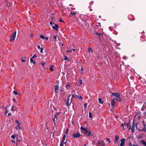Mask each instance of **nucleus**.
<instances>
[{
  "instance_id": "1",
  "label": "nucleus",
  "mask_w": 146,
  "mask_h": 146,
  "mask_svg": "<svg viewBox=\"0 0 146 146\" xmlns=\"http://www.w3.org/2000/svg\"><path fill=\"white\" fill-rule=\"evenodd\" d=\"M112 94V96H115L116 98L115 97L114 99H115L116 100L118 101H121L123 99V96L122 95L120 94H117V93H113L111 92Z\"/></svg>"
},
{
  "instance_id": "2",
  "label": "nucleus",
  "mask_w": 146,
  "mask_h": 146,
  "mask_svg": "<svg viewBox=\"0 0 146 146\" xmlns=\"http://www.w3.org/2000/svg\"><path fill=\"white\" fill-rule=\"evenodd\" d=\"M81 135L79 132H77L74 133L72 136L74 138H78L80 137Z\"/></svg>"
},
{
  "instance_id": "3",
  "label": "nucleus",
  "mask_w": 146,
  "mask_h": 146,
  "mask_svg": "<svg viewBox=\"0 0 146 146\" xmlns=\"http://www.w3.org/2000/svg\"><path fill=\"white\" fill-rule=\"evenodd\" d=\"M16 31H15L14 32L13 34L11 36V38L10 39V41H12L15 39L16 37Z\"/></svg>"
},
{
  "instance_id": "4",
  "label": "nucleus",
  "mask_w": 146,
  "mask_h": 146,
  "mask_svg": "<svg viewBox=\"0 0 146 146\" xmlns=\"http://www.w3.org/2000/svg\"><path fill=\"white\" fill-rule=\"evenodd\" d=\"M135 127H136V128H137V124H135L134 123V122H133V125L132 126L131 128V130L133 133L134 131L135 128Z\"/></svg>"
},
{
  "instance_id": "5",
  "label": "nucleus",
  "mask_w": 146,
  "mask_h": 146,
  "mask_svg": "<svg viewBox=\"0 0 146 146\" xmlns=\"http://www.w3.org/2000/svg\"><path fill=\"white\" fill-rule=\"evenodd\" d=\"M125 139H122L121 140V143L120 144V146H123L125 144Z\"/></svg>"
},
{
  "instance_id": "6",
  "label": "nucleus",
  "mask_w": 146,
  "mask_h": 146,
  "mask_svg": "<svg viewBox=\"0 0 146 146\" xmlns=\"http://www.w3.org/2000/svg\"><path fill=\"white\" fill-rule=\"evenodd\" d=\"M71 103V102L70 101V99H69V97H68L67 99V101H66V106H70V104Z\"/></svg>"
},
{
  "instance_id": "7",
  "label": "nucleus",
  "mask_w": 146,
  "mask_h": 146,
  "mask_svg": "<svg viewBox=\"0 0 146 146\" xmlns=\"http://www.w3.org/2000/svg\"><path fill=\"white\" fill-rule=\"evenodd\" d=\"M129 125V123H124L122 124L121 125V126L122 127L123 126H125V127H126V129L128 127V126Z\"/></svg>"
},
{
  "instance_id": "8",
  "label": "nucleus",
  "mask_w": 146,
  "mask_h": 146,
  "mask_svg": "<svg viewBox=\"0 0 146 146\" xmlns=\"http://www.w3.org/2000/svg\"><path fill=\"white\" fill-rule=\"evenodd\" d=\"M119 137L117 135H116L115 138V141L114 142L115 143H117L119 139Z\"/></svg>"
},
{
  "instance_id": "9",
  "label": "nucleus",
  "mask_w": 146,
  "mask_h": 146,
  "mask_svg": "<svg viewBox=\"0 0 146 146\" xmlns=\"http://www.w3.org/2000/svg\"><path fill=\"white\" fill-rule=\"evenodd\" d=\"M59 90V87L58 85H56L55 87L54 92L55 93H57V91Z\"/></svg>"
},
{
  "instance_id": "10",
  "label": "nucleus",
  "mask_w": 146,
  "mask_h": 146,
  "mask_svg": "<svg viewBox=\"0 0 146 146\" xmlns=\"http://www.w3.org/2000/svg\"><path fill=\"white\" fill-rule=\"evenodd\" d=\"M58 28V26L57 24H55V26H52V28L54 29H55L57 30Z\"/></svg>"
},
{
  "instance_id": "11",
  "label": "nucleus",
  "mask_w": 146,
  "mask_h": 146,
  "mask_svg": "<svg viewBox=\"0 0 146 146\" xmlns=\"http://www.w3.org/2000/svg\"><path fill=\"white\" fill-rule=\"evenodd\" d=\"M115 100L114 99H113L112 100L111 102V105L112 108H113L114 107V105L115 103Z\"/></svg>"
},
{
  "instance_id": "12",
  "label": "nucleus",
  "mask_w": 146,
  "mask_h": 146,
  "mask_svg": "<svg viewBox=\"0 0 146 146\" xmlns=\"http://www.w3.org/2000/svg\"><path fill=\"white\" fill-rule=\"evenodd\" d=\"M70 84L69 82H68L67 85L66 86V88L67 90L69 89Z\"/></svg>"
},
{
  "instance_id": "13",
  "label": "nucleus",
  "mask_w": 146,
  "mask_h": 146,
  "mask_svg": "<svg viewBox=\"0 0 146 146\" xmlns=\"http://www.w3.org/2000/svg\"><path fill=\"white\" fill-rule=\"evenodd\" d=\"M65 139H66V135H63V137L62 138V140L61 141V142H62V143H65V142H64V141L65 140Z\"/></svg>"
},
{
  "instance_id": "14",
  "label": "nucleus",
  "mask_w": 146,
  "mask_h": 146,
  "mask_svg": "<svg viewBox=\"0 0 146 146\" xmlns=\"http://www.w3.org/2000/svg\"><path fill=\"white\" fill-rule=\"evenodd\" d=\"M103 141H101L100 140H99L98 142V146H101L102 145V143Z\"/></svg>"
},
{
  "instance_id": "15",
  "label": "nucleus",
  "mask_w": 146,
  "mask_h": 146,
  "mask_svg": "<svg viewBox=\"0 0 146 146\" xmlns=\"http://www.w3.org/2000/svg\"><path fill=\"white\" fill-rule=\"evenodd\" d=\"M98 100H99V103L100 104H103V103H104V101H102V100L101 98H99L98 99Z\"/></svg>"
},
{
  "instance_id": "16",
  "label": "nucleus",
  "mask_w": 146,
  "mask_h": 146,
  "mask_svg": "<svg viewBox=\"0 0 146 146\" xmlns=\"http://www.w3.org/2000/svg\"><path fill=\"white\" fill-rule=\"evenodd\" d=\"M141 143H142L143 144V145H144L145 146H146V143L145 141L144 140H142L141 141Z\"/></svg>"
},
{
  "instance_id": "17",
  "label": "nucleus",
  "mask_w": 146,
  "mask_h": 146,
  "mask_svg": "<svg viewBox=\"0 0 146 146\" xmlns=\"http://www.w3.org/2000/svg\"><path fill=\"white\" fill-rule=\"evenodd\" d=\"M30 61L31 63H33V64H35L36 63L35 61H34L33 60V59L32 58H31L30 59Z\"/></svg>"
},
{
  "instance_id": "18",
  "label": "nucleus",
  "mask_w": 146,
  "mask_h": 146,
  "mask_svg": "<svg viewBox=\"0 0 146 146\" xmlns=\"http://www.w3.org/2000/svg\"><path fill=\"white\" fill-rule=\"evenodd\" d=\"M56 119H57V117H56V115H54V118L53 119V121L54 122V124L55 123V121H56Z\"/></svg>"
},
{
  "instance_id": "19",
  "label": "nucleus",
  "mask_w": 146,
  "mask_h": 146,
  "mask_svg": "<svg viewBox=\"0 0 146 146\" xmlns=\"http://www.w3.org/2000/svg\"><path fill=\"white\" fill-rule=\"evenodd\" d=\"M53 66H54L53 65L50 66V70L51 71H53V68H52Z\"/></svg>"
},
{
  "instance_id": "20",
  "label": "nucleus",
  "mask_w": 146,
  "mask_h": 146,
  "mask_svg": "<svg viewBox=\"0 0 146 146\" xmlns=\"http://www.w3.org/2000/svg\"><path fill=\"white\" fill-rule=\"evenodd\" d=\"M72 98H78V96L77 95H73L72 94Z\"/></svg>"
},
{
  "instance_id": "21",
  "label": "nucleus",
  "mask_w": 146,
  "mask_h": 146,
  "mask_svg": "<svg viewBox=\"0 0 146 146\" xmlns=\"http://www.w3.org/2000/svg\"><path fill=\"white\" fill-rule=\"evenodd\" d=\"M40 38L42 39H44L45 37L44 36L42 35H41L40 36Z\"/></svg>"
},
{
  "instance_id": "22",
  "label": "nucleus",
  "mask_w": 146,
  "mask_h": 146,
  "mask_svg": "<svg viewBox=\"0 0 146 146\" xmlns=\"http://www.w3.org/2000/svg\"><path fill=\"white\" fill-rule=\"evenodd\" d=\"M143 109H146V103H145L143 106Z\"/></svg>"
},
{
  "instance_id": "23",
  "label": "nucleus",
  "mask_w": 146,
  "mask_h": 146,
  "mask_svg": "<svg viewBox=\"0 0 146 146\" xmlns=\"http://www.w3.org/2000/svg\"><path fill=\"white\" fill-rule=\"evenodd\" d=\"M15 129H16L17 130H18V129H21V128L20 127V126L18 125L17 127H15Z\"/></svg>"
},
{
  "instance_id": "24",
  "label": "nucleus",
  "mask_w": 146,
  "mask_h": 146,
  "mask_svg": "<svg viewBox=\"0 0 146 146\" xmlns=\"http://www.w3.org/2000/svg\"><path fill=\"white\" fill-rule=\"evenodd\" d=\"M66 142H65V143H62L61 142L60 143V146H63V145L66 143Z\"/></svg>"
},
{
  "instance_id": "25",
  "label": "nucleus",
  "mask_w": 146,
  "mask_h": 146,
  "mask_svg": "<svg viewBox=\"0 0 146 146\" xmlns=\"http://www.w3.org/2000/svg\"><path fill=\"white\" fill-rule=\"evenodd\" d=\"M88 133L89 135L92 136L93 135V134L92 133V132L90 131H89Z\"/></svg>"
},
{
  "instance_id": "26",
  "label": "nucleus",
  "mask_w": 146,
  "mask_h": 146,
  "mask_svg": "<svg viewBox=\"0 0 146 146\" xmlns=\"http://www.w3.org/2000/svg\"><path fill=\"white\" fill-rule=\"evenodd\" d=\"M40 52L41 53H43V50H44L43 48L42 47H41L40 48Z\"/></svg>"
},
{
  "instance_id": "27",
  "label": "nucleus",
  "mask_w": 146,
  "mask_h": 146,
  "mask_svg": "<svg viewBox=\"0 0 146 146\" xmlns=\"http://www.w3.org/2000/svg\"><path fill=\"white\" fill-rule=\"evenodd\" d=\"M13 93H14L15 95H17L18 94H19V95L20 94L19 93H18L17 92L15 91H13Z\"/></svg>"
},
{
  "instance_id": "28",
  "label": "nucleus",
  "mask_w": 146,
  "mask_h": 146,
  "mask_svg": "<svg viewBox=\"0 0 146 146\" xmlns=\"http://www.w3.org/2000/svg\"><path fill=\"white\" fill-rule=\"evenodd\" d=\"M92 113L90 112H89V117L90 118H91L92 117Z\"/></svg>"
},
{
  "instance_id": "29",
  "label": "nucleus",
  "mask_w": 146,
  "mask_h": 146,
  "mask_svg": "<svg viewBox=\"0 0 146 146\" xmlns=\"http://www.w3.org/2000/svg\"><path fill=\"white\" fill-rule=\"evenodd\" d=\"M16 137V135H14L11 136V138L13 139H15Z\"/></svg>"
},
{
  "instance_id": "30",
  "label": "nucleus",
  "mask_w": 146,
  "mask_h": 146,
  "mask_svg": "<svg viewBox=\"0 0 146 146\" xmlns=\"http://www.w3.org/2000/svg\"><path fill=\"white\" fill-rule=\"evenodd\" d=\"M80 129L81 130L84 131L85 129H86V128H84L83 127H81L80 128Z\"/></svg>"
},
{
  "instance_id": "31",
  "label": "nucleus",
  "mask_w": 146,
  "mask_h": 146,
  "mask_svg": "<svg viewBox=\"0 0 146 146\" xmlns=\"http://www.w3.org/2000/svg\"><path fill=\"white\" fill-rule=\"evenodd\" d=\"M122 127L123 130H125L126 129V127H125V126H123Z\"/></svg>"
},
{
  "instance_id": "32",
  "label": "nucleus",
  "mask_w": 146,
  "mask_h": 146,
  "mask_svg": "<svg viewBox=\"0 0 146 146\" xmlns=\"http://www.w3.org/2000/svg\"><path fill=\"white\" fill-rule=\"evenodd\" d=\"M36 57H37L36 55L35 54H34L32 58L33 59V58H36Z\"/></svg>"
},
{
  "instance_id": "33",
  "label": "nucleus",
  "mask_w": 146,
  "mask_h": 146,
  "mask_svg": "<svg viewBox=\"0 0 146 146\" xmlns=\"http://www.w3.org/2000/svg\"><path fill=\"white\" fill-rule=\"evenodd\" d=\"M60 113V112H57L56 114L54 115H56V116L57 115H59Z\"/></svg>"
},
{
  "instance_id": "34",
  "label": "nucleus",
  "mask_w": 146,
  "mask_h": 146,
  "mask_svg": "<svg viewBox=\"0 0 146 146\" xmlns=\"http://www.w3.org/2000/svg\"><path fill=\"white\" fill-rule=\"evenodd\" d=\"M78 98L79 100H82V97L81 96H78Z\"/></svg>"
},
{
  "instance_id": "35",
  "label": "nucleus",
  "mask_w": 146,
  "mask_h": 146,
  "mask_svg": "<svg viewBox=\"0 0 146 146\" xmlns=\"http://www.w3.org/2000/svg\"><path fill=\"white\" fill-rule=\"evenodd\" d=\"M106 139L108 141V143H110V141L109 139L108 138H106Z\"/></svg>"
},
{
  "instance_id": "36",
  "label": "nucleus",
  "mask_w": 146,
  "mask_h": 146,
  "mask_svg": "<svg viewBox=\"0 0 146 146\" xmlns=\"http://www.w3.org/2000/svg\"><path fill=\"white\" fill-rule=\"evenodd\" d=\"M15 121L17 122V123L18 125L20 126V123L19 121H17L16 120Z\"/></svg>"
},
{
  "instance_id": "37",
  "label": "nucleus",
  "mask_w": 146,
  "mask_h": 146,
  "mask_svg": "<svg viewBox=\"0 0 146 146\" xmlns=\"http://www.w3.org/2000/svg\"><path fill=\"white\" fill-rule=\"evenodd\" d=\"M141 131H144L145 132L146 131V129L145 127L144 128H143L142 130H141Z\"/></svg>"
},
{
  "instance_id": "38",
  "label": "nucleus",
  "mask_w": 146,
  "mask_h": 146,
  "mask_svg": "<svg viewBox=\"0 0 146 146\" xmlns=\"http://www.w3.org/2000/svg\"><path fill=\"white\" fill-rule=\"evenodd\" d=\"M57 38V36L56 35H54L53 36V39L54 40H56Z\"/></svg>"
},
{
  "instance_id": "39",
  "label": "nucleus",
  "mask_w": 146,
  "mask_h": 146,
  "mask_svg": "<svg viewBox=\"0 0 146 146\" xmlns=\"http://www.w3.org/2000/svg\"><path fill=\"white\" fill-rule=\"evenodd\" d=\"M71 14L72 15H75L76 14V13L74 12H71Z\"/></svg>"
},
{
  "instance_id": "40",
  "label": "nucleus",
  "mask_w": 146,
  "mask_h": 146,
  "mask_svg": "<svg viewBox=\"0 0 146 146\" xmlns=\"http://www.w3.org/2000/svg\"><path fill=\"white\" fill-rule=\"evenodd\" d=\"M86 133H88V131L87 130L86 128V129H85L84 131Z\"/></svg>"
},
{
  "instance_id": "41",
  "label": "nucleus",
  "mask_w": 146,
  "mask_h": 146,
  "mask_svg": "<svg viewBox=\"0 0 146 146\" xmlns=\"http://www.w3.org/2000/svg\"><path fill=\"white\" fill-rule=\"evenodd\" d=\"M64 60H68V58L67 57L65 56L64 58Z\"/></svg>"
},
{
  "instance_id": "42",
  "label": "nucleus",
  "mask_w": 146,
  "mask_h": 146,
  "mask_svg": "<svg viewBox=\"0 0 146 146\" xmlns=\"http://www.w3.org/2000/svg\"><path fill=\"white\" fill-rule=\"evenodd\" d=\"M80 85H81L82 84V80H80Z\"/></svg>"
},
{
  "instance_id": "43",
  "label": "nucleus",
  "mask_w": 146,
  "mask_h": 146,
  "mask_svg": "<svg viewBox=\"0 0 146 146\" xmlns=\"http://www.w3.org/2000/svg\"><path fill=\"white\" fill-rule=\"evenodd\" d=\"M40 64H41V65L42 66H44V65L45 64V63L44 62L42 63H41Z\"/></svg>"
},
{
  "instance_id": "44",
  "label": "nucleus",
  "mask_w": 146,
  "mask_h": 146,
  "mask_svg": "<svg viewBox=\"0 0 146 146\" xmlns=\"http://www.w3.org/2000/svg\"><path fill=\"white\" fill-rule=\"evenodd\" d=\"M87 105L88 104L87 103H85L84 104V106L85 108L87 106Z\"/></svg>"
},
{
  "instance_id": "45",
  "label": "nucleus",
  "mask_w": 146,
  "mask_h": 146,
  "mask_svg": "<svg viewBox=\"0 0 146 146\" xmlns=\"http://www.w3.org/2000/svg\"><path fill=\"white\" fill-rule=\"evenodd\" d=\"M89 50L90 51V52L91 51V52H92V48H89Z\"/></svg>"
},
{
  "instance_id": "46",
  "label": "nucleus",
  "mask_w": 146,
  "mask_h": 146,
  "mask_svg": "<svg viewBox=\"0 0 146 146\" xmlns=\"http://www.w3.org/2000/svg\"><path fill=\"white\" fill-rule=\"evenodd\" d=\"M132 16L131 15H129V17H128V18L129 19H130V20H133V19H132L131 18H130V17H132Z\"/></svg>"
},
{
  "instance_id": "47",
  "label": "nucleus",
  "mask_w": 146,
  "mask_h": 146,
  "mask_svg": "<svg viewBox=\"0 0 146 146\" xmlns=\"http://www.w3.org/2000/svg\"><path fill=\"white\" fill-rule=\"evenodd\" d=\"M5 109H6V111L5 112V113H7V109L6 108V107L5 108Z\"/></svg>"
},
{
  "instance_id": "48",
  "label": "nucleus",
  "mask_w": 146,
  "mask_h": 146,
  "mask_svg": "<svg viewBox=\"0 0 146 146\" xmlns=\"http://www.w3.org/2000/svg\"><path fill=\"white\" fill-rule=\"evenodd\" d=\"M48 37H45V40H47L48 39Z\"/></svg>"
},
{
  "instance_id": "49",
  "label": "nucleus",
  "mask_w": 146,
  "mask_h": 146,
  "mask_svg": "<svg viewBox=\"0 0 146 146\" xmlns=\"http://www.w3.org/2000/svg\"><path fill=\"white\" fill-rule=\"evenodd\" d=\"M68 129H66V133H68Z\"/></svg>"
},
{
  "instance_id": "50",
  "label": "nucleus",
  "mask_w": 146,
  "mask_h": 146,
  "mask_svg": "<svg viewBox=\"0 0 146 146\" xmlns=\"http://www.w3.org/2000/svg\"><path fill=\"white\" fill-rule=\"evenodd\" d=\"M13 101L14 102H16V100L15 98H13Z\"/></svg>"
},
{
  "instance_id": "51",
  "label": "nucleus",
  "mask_w": 146,
  "mask_h": 146,
  "mask_svg": "<svg viewBox=\"0 0 146 146\" xmlns=\"http://www.w3.org/2000/svg\"><path fill=\"white\" fill-rule=\"evenodd\" d=\"M22 62H25V59H22Z\"/></svg>"
},
{
  "instance_id": "52",
  "label": "nucleus",
  "mask_w": 146,
  "mask_h": 146,
  "mask_svg": "<svg viewBox=\"0 0 146 146\" xmlns=\"http://www.w3.org/2000/svg\"><path fill=\"white\" fill-rule=\"evenodd\" d=\"M54 24V23H53L51 21L50 22V25H52V24Z\"/></svg>"
},
{
  "instance_id": "53",
  "label": "nucleus",
  "mask_w": 146,
  "mask_h": 146,
  "mask_svg": "<svg viewBox=\"0 0 146 146\" xmlns=\"http://www.w3.org/2000/svg\"><path fill=\"white\" fill-rule=\"evenodd\" d=\"M37 48H38V49H40V46L39 45H38V46H37Z\"/></svg>"
},
{
  "instance_id": "54",
  "label": "nucleus",
  "mask_w": 146,
  "mask_h": 146,
  "mask_svg": "<svg viewBox=\"0 0 146 146\" xmlns=\"http://www.w3.org/2000/svg\"><path fill=\"white\" fill-rule=\"evenodd\" d=\"M11 115V113H9L8 114V116H10V115Z\"/></svg>"
},
{
  "instance_id": "55",
  "label": "nucleus",
  "mask_w": 146,
  "mask_h": 146,
  "mask_svg": "<svg viewBox=\"0 0 146 146\" xmlns=\"http://www.w3.org/2000/svg\"><path fill=\"white\" fill-rule=\"evenodd\" d=\"M81 71H83V68H81Z\"/></svg>"
},
{
  "instance_id": "56",
  "label": "nucleus",
  "mask_w": 146,
  "mask_h": 146,
  "mask_svg": "<svg viewBox=\"0 0 146 146\" xmlns=\"http://www.w3.org/2000/svg\"><path fill=\"white\" fill-rule=\"evenodd\" d=\"M13 143H15V141L13 140H12V141H11Z\"/></svg>"
},
{
  "instance_id": "57",
  "label": "nucleus",
  "mask_w": 146,
  "mask_h": 146,
  "mask_svg": "<svg viewBox=\"0 0 146 146\" xmlns=\"http://www.w3.org/2000/svg\"><path fill=\"white\" fill-rule=\"evenodd\" d=\"M13 106H12V108L11 109V110H12L13 111Z\"/></svg>"
},
{
  "instance_id": "58",
  "label": "nucleus",
  "mask_w": 146,
  "mask_h": 146,
  "mask_svg": "<svg viewBox=\"0 0 146 146\" xmlns=\"http://www.w3.org/2000/svg\"><path fill=\"white\" fill-rule=\"evenodd\" d=\"M123 58L124 59H126V57H125V56H124V57H123Z\"/></svg>"
},
{
  "instance_id": "59",
  "label": "nucleus",
  "mask_w": 146,
  "mask_h": 146,
  "mask_svg": "<svg viewBox=\"0 0 146 146\" xmlns=\"http://www.w3.org/2000/svg\"><path fill=\"white\" fill-rule=\"evenodd\" d=\"M71 50H68V51H67V52H71Z\"/></svg>"
},
{
  "instance_id": "60",
  "label": "nucleus",
  "mask_w": 146,
  "mask_h": 146,
  "mask_svg": "<svg viewBox=\"0 0 146 146\" xmlns=\"http://www.w3.org/2000/svg\"><path fill=\"white\" fill-rule=\"evenodd\" d=\"M59 21L60 22H63V21H62V20L61 19H60Z\"/></svg>"
},
{
  "instance_id": "61",
  "label": "nucleus",
  "mask_w": 146,
  "mask_h": 146,
  "mask_svg": "<svg viewBox=\"0 0 146 146\" xmlns=\"http://www.w3.org/2000/svg\"><path fill=\"white\" fill-rule=\"evenodd\" d=\"M133 146H138L137 145H134Z\"/></svg>"
},
{
  "instance_id": "62",
  "label": "nucleus",
  "mask_w": 146,
  "mask_h": 146,
  "mask_svg": "<svg viewBox=\"0 0 146 146\" xmlns=\"http://www.w3.org/2000/svg\"><path fill=\"white\" fill-rule=\"evenodd\" d=\"M73 51H75L76 50L75 49H73Z\"/></svg>"
},
{
  "instance_id": "63",
  "label": "nucleus",
  "mask_w": 146,
  "mask_h": 146,
  "mask_svg": "<svg viewBox=\"0 0 146 146\" xmlns=\"http://www.w3.org/2000/svg\"><path fill=\"white\" fill-rule=\"evenodd\" d=\"M84 146H86V144H85L84 145Z\"/></svg>"
},
{
  "instance_id": "64",
  "label": "nucleus",
  "mask_w": 146,
  "mask_h": 146,
  "mask_svg": "<svg viewBox=\"0 0 146 146\" xmlns=\"http://www.w3.org/2000/svg\"><path fill=\"white\" fill-rule=\"evenodd\" d=\"M9 5H9L8 4L7 5V6H9Z\"/></svg>"
}]
</instances>
